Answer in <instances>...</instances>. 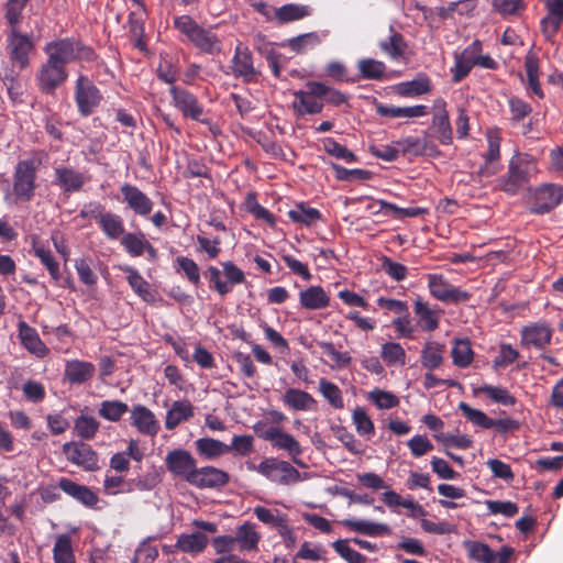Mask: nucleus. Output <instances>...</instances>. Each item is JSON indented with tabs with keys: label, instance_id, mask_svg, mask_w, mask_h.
Wrapping results in <instances>:
<instances>
[{
	"label": "nucleus",
	"instance_id": "obj_3",
	"mask_svg": "<svg viewBox=\"0 0 563 563\" xmlns=\"http://www.w3.org/2000/svg\"><path fill=\"white\" fill-rule=\"evenodd\" d=\"M36 170L32 161L16 164L13 175V192L21 201H30L34 196Z\"/></svg>",
	"mask_w": 563,
	"mask_h": 563
},
{
	"label": "nucleus",
	"instance_id": "obj_55",
	"mask_svg": "<svg viewBox=\"0 0 563 563\" xmlns=\"http://www.w3.org/2000/svg\"><path fill=\"white\" fill-rule=\"evenodd\" d=\"M334 435L352 454L361 455L365 452L361 442L344 427L334 429Z\"/></svg>",
	"mask_w": 563,
	"mask_h": 563
},
{
	"label": "nucleus",
	"instance_id": "obj_22",
	"mask_svg": "<svg viewBox=\"0 0 563 563\" xmlns=\"http://www.w3.org/2000/svg\"><path fill=\"white\" fill-rule=\"evenodd\" d=\"M121 192L123 200L135 213L147 216L152 211V201L137 187L125 184L121 187Z\"/></svg>",
	"mask_w": 563,
	"mask_h": 563
},
{
	"label": "nucleus",
	"instance_id": "obj_13",
	"mask_svg": "<svg viewBox=\"0 0 563 563\" xmlns=\"http://www.w3.org/2000/svg\"><path fill=\"white\" fill-rule=\"evenodd\" d=\"M9 52L11 60L19 68L24 69L30 64V54L33 51V43L27 35H22L15 29L9 35Z\"/></svg>",
	"mask_w": 563,
	"mask_h": 563
},
{
	"label": "nucleus",
	"instance_id": "obj_23",
	"mask_svg": "<svg viewBox=\"0 0 563 563\" xmlns=\"http://www.w3.org/2000/svg\"><path fill=\"white\" fill-rule=\"evenodd\" d=\"M544 3L548 14L541 21L542 32L547 40H552L563 21V0Z\"/></svg>",
	"mask_w": 563,
	"mask_h": 563
},
{
	"label": "nucleus",
	"instance_id": "obj_41",
	"mask_svg": "<svg viewBox=\"0 0 563 563\" xmlns=\"http://www.w3.org/2000/svg\"><path fill=\"white\" fill-rule=\"evenodd\" d=\"M196 448L200 454L208 459L218 457L231 451L228 444L212 438L198 439Z\"/></svg>",
	"mask_w": 563,
	"mask_h": 563
},
{
	"label": "nucleus",
	"instance_id": "obj_30",
	"mask_svg": "<svg viewBox=\"0 0 563 563\" xmlns=\"http://www.w3.org/2000/svg\"><path fill=\"white\" fill-rule=\"evenodd\" d=\"M85 176L68 167L55 169V184L64 191H78L85 184Z\"/></svg>",
	"mask_w": 563,
	"mask_h": 563
},
{
	"label": "nucleus",
	"instance_id": "obj_62",
	"mask_svg": "<svg viewBox=\"0 0 563 563\" xmlns=\"http://www.w3.org/2000/svg\"><path fill=\"white\" fill-rule=\"evenodd\" d=\"M34 253L35 255L41 260V262L46 266L48 269L52 278L54 280L59 279V268L58 263L54 261L51 252L45 249L43 245L34 244Z\"/></svg>",
	"mask_w": 563,
	"mask_h": 563
},
{
	"label": "nucleus",
	"instance_id": "obj_14",
	"mask_svg": "<svg viewBox=\"0 0 563 563\" xmlns=\"http://www.w3.org/2000/svg\"><path fill=\"white\" fill-rule=\"evenodd\" d=\"M67 78V71L63 65L47 58L42 65L36 79L38 87L44 92H52Z\"/></svg>",
	"mask_w": 563,
	"mask_h": 563
},
{
	"label": "nucleus",
	"instance_id": "obj_43",
	"mask_svg": "<svg viewBox=\"0 0 563 563\" xmlns=\"http://www.w3.org/2000/svg\"><path fill=\"white\" fill-rule=\"evenodd\" d=\"M55 563H75L71 540L67 534H59L53 548Z\"/></svg>",
	"mask_w": 563,
	"mask_h": 563
},
{
	"label": "nucleus",
	"instance_id": "obj_64",
	"mask_svg": "<svg viewBox=\"0 0 563 563\" xmlns=\"http://www.w3.org/2000/svg\"><path fill=\"white\" fill-rule=\"evenodd\" d=\"M380 48L391 58L396 59L404 54L405 43L398 33H394L388 41L380 43Z\"/></svg>",
	"mask_w": 563,
	"mask_h": 563
},
{
	"label": "nucleus",
	"instance_id": "obj_29",
	"mask_svg": "<svg viewBox=\"0 0 563 563\" xmlns=\"http://www.w3.org/2000/svg\"><path fill=\"white\" fill-rule=\"evenodd\" d=\"M396 145L404 155H433L438 151L434 145L430 144L427 140L420 137L408 136L396 142Z\"/></svg>",
	"mask_w": 563,
	"mask_h": 563
},
{
	"label": "nucleus",
	"instance_id": "obj_15",
	"mask_svg": "<svg viewBox=\"0 0 563 563\" xmlns=\"http://www.w3.org/2000/svg\"><path fill=\"white\" fill-rule=\"evenodd\" d=\"M100 100L101 96L96 86L88 78L80 76L76 86V102L80 113L90 114Z\"/></svg>",
	"mask_w": 563,
	"mask_h": 563
},
{
	"label": "nucleus",
	"instance_id": "obj_45",
	"mask_svg": "<svg viewBox=\"0 0 563 563\" xmlns=\"http://www.w3.org/2000/svg\"><path fill=\"white\" fill-rule=\"evenodd\" d=\"M120 269L128 274L126 279L133 291L144 300H147L151 297V286L141 274L126 265L120 266Z\"/></svg>",
	"mask_w": 563,
	"mask_h": 563
},
{
	"label": "nucleus",
	"instance_id": "obj_4",
	"mask_svg": "<svg viewBox=\"0 0 563 563\" xmlns=\"http://www.w3.org/2000/svg\"><path fill=\"white\" fill-rule=\"evenodd\" d=\"M430 294L438 300L445 303H459L467 301L470 292L451 285L442 275L430 274L428 276Z\"/></svg>",
	"mask_w": 563,
	"mask_h": 563
},
{
	"label": "nucleus",
	"instance_id": "obj_11",
	"mask_svg": "<svg viewBox=\"0 0 563 563\" xmlns=\"http://www.w3.org/2000/svg\"><path fill=\"white\" fill-rule=\"evenodd\" d=\"M170 95L173 98L174 107L178 109L185 118L206 122L201 118L203 114V108L192 93L176 86H172Z\"/></svg>",
	"mask_w": 563,
	"mask_h": 563
},
{
	"label": "nucleus",
	"instance_id": "obj_2",
	"mask_svg": "<svg viewBox=\"0 0 563 563\" xmlns=\"http://www.w3.org/2000/svg\"><path fill=\"white\" fill-rule=\"evenodd\" d=\"M44 52L47 54L48 59L64 67L74 59L90 60L93 58L91 48L81 46L78 42L69 38L47 43L44 47Z\"/></svg>",
	"mask_w": 563,
	"mask_h": 563
},
{
	"label": "nucleus",
	"instance_id": "obj_8",
	"mask_svg": "<svg viewBox=\"0 0 563 563\" xmlns=\"http://www.w3.org/2000/svg\"><path fill=\"white\" fill-rule=\"evenodd\" d=\"M536 172L533 162L527 157H517L510 162L509 172L503 181V189L515 194L527 181L528 177Z\"/></svg>",
	"mask_w": 563,
	"mask_h": 563
},
{
	"label": "nucleus",
	"instance_id": "obj_9",
	"mask_svg": "<svg viewBox=\"0 0 563 563\" xmlns=\"http://www.w3.org/2000/svg\"><path fill=\"white\" fill-rule=\"evenodd\" d=\"M229 474L220 468L213 466L195 467L191 476L188 478V484L197 488H217L228 484Z\"/></svg>",
	"mask_w": 563,
	"mask_h": 563
},
{
	"label": "nucleus",
	"instance_id": "obj_19",
	"mask_svg": "<svg viewBox=\"0 0 563 563\" xmlns=\"http://www.w3.org/2000/svg\"><path fill=\"white\" fill-rule=\"evenodd\" d=\"M131 423L139 432L155 435L159 431V423L155 415L145 406L136 405L131 411Z\"/></svg>",
	"mask_w": 563,
	"mask_h": 563
},
{
	"label": "nucleus",
	"instance_id": "obj_58",
	"mask_svg": "<svg viewBox=\"0 0 563 563\" xmlns=\"http://www.w3.org/2000/svg\"><path fill=\"white\" fill-rule=\"evenodd\" d=\"M430 91V81L420 77L399 85V92L404 96H420Z\"/></svg>",
	"mask_w": 563,
	"mask_h": 563
},
{
	"label": "nucleus",
	"instance_id": "obj_5",
	"mask_svg": "<svg viewBox=\"0 0 563 563\" xmlns=\"http://www.w3.org/2000/svg\"><path fill=\"white\" fill-rule=\"evenodd\" d=\"M308 90L296 91L294 108L299 114H316L321 112L323 108L322 95L327 92L324 85L320 82H310L307 85Z\"/></svg>",
	"mask_w": 563,
	"mask_h": 563
},
{
	"label": "nucleus",
	"instance_id": "obj_51",
	"mask_svg": "<svg viewBox=\"0 0 563 563\" xmlns=\"http://www.w3.org/2000/svg\"><path fill=\"white\" fill-rule=\"evenodd\" d=\"M321 43V36L316 33H306L299 36L292 37L288 41V46L296 53H305L309 49L314 48Z\"/></svg>",
	"mask_w": 563,
	"mask_h": 563
},
{
	"label": "nucleus",
	"instance_id": "obj_63",
	"mask_svg": "<svg viewBox=\"0 0 563 563\" xmlns=\"http://www.w3.org/2000/svg\"><path fill=\"white\" fill-rule=\"evenodd\" d=\"M368 398L379 408V409H390L398 406V398L385 390L375 389L369 393Z\"/></svg>",
	"mask_w": 563,
	"mask_h": 563
},
{
	"label": "nucleus",
	"instance_id": "obj_33",
	"mask_svg": "<svg viewBox=\"0 0 563 563\" xmlns=\"http://www.w3.org/2000/svg\"><path fill=\"white\" fill-rule=\"evenodd\" d=\"M415 313L418 318V323L424 331H433L439 325L440 311L431 309L422 299L415 301Z\"/></svg>",
	"mask_w": 563,
	"mask_h": 563
},
{
	"label": "nucleus",
	"instance_id": "obj_31",
	"mask_svg": "<svg viewBox=\"0 0 563 563\" xmlns=\"http://www.w3.org/2000/svg\"><path fill=\"white\" fill-rule=\"evenodd\" d=\"M285 406L297 411H308L316 405L314 398L307 391L297 388H289L283 396Z\"/></svg>",
	"mask_w": 563,
	"mask_h": 563
},
{
	"label": "nucleus",
	"instance_id": "obj_16",
	"mask_svg": "<svg viewBox=\"0 0 563 563\" xmlns=\"http://www.w3.org/2000/svg\"><path fill=\"white\" fill-rule=\"evenodd\" d=\"M446 103L443 99L434 101L433 109L434 114L432 118L431 129L434 131V136L445 145L452 143V128L449 120V113L445 109Z\"/></svg>",
	"mask_w": 563,
	"mask_h": 563
},
{
	"label": "nucleus",
	"instance_id": "obj_40",
	"mask_svg": "<svg viewBox=\"0 0 563 563\" xmlns=\"http://www.w3.org/2000/svg\"><path fill=\"white\" fill-rule=\"evenodd\" d=\"M190 41L202 52L213 54L221 49V43L210 31L199 27Z\"/></svg>",
	"mask_w": 563,
	"mask_h": 563
},
{
	"label": "nucleus",
	"instance_id": "obj_44",
	"mask_svg": "<svg viewBox=\"0 0 563 563\" xmlns=\"http://www.w3.org/2000/svg\"><path fill=\"white\" fill-rule=\"evenodd\" d=\"M103 233L110 240H117L124 233L123 221L120 216L113 213H103L98 220Z\"/></svg>",
	"mask_w": 563,
	"mask_h": 563
},
{
	"label": "nucleus",
	"instance_id": "obj_20",
	"mask_svg": "<svg viewBox=\"0 0 563 563\" xmlns=\"http://www.w3.org/2000/svg\"><path fill=\"white\" fill-rule=\"evenodd\" d=\"M551 338L552 330L544 323H534L521 330V344L525 346L543 349L550 343Z\"/></svg>",
	"mask_w": 563,
	"mask_h": 563
},
{
	"label": "nucleus",
	"instance_id": "obj_32",
	"mask_svg": "<svg viewBox=\"0 0 563 563\" xmlns=\"http://www.w3.org/2000/svg\"><path fill=\"white\" fill-rule=\"evenodd\" d=\"M377 113L388 118H419L429 113L428 107L417 104L411 107L377 106Z\"/></svg>",
	"mask_w": 563,
	"mask_h": 563
},
{
	"label": "nucleus",
	"instance_id": "obj_60",
	"mask_svg": "<svg viewBox=\"0 0 563 563\" xmlns=\"http://www.w3.org/2000/svg\"><path fill=\"white\" fill-rule=\"evenodd\" d=\"M223 275L225 277L224 284L228 285V294L232 290L233 286L242 284L245 280V275L233 262L222 263Z\"/></svg>",
	"mask_w": 563,
	"mask_h": 563
},
{
	"label": "nucleus",
	"instance_id": "obj_59",
	"mask_svg": "<svg viewBox=\"0 0 563 563\" xmlns=\"http://www.w3.org/2000/svg\"><path fill=\"white\" fill-rule=\"evenodd\" d=\"M310 14V9L306 5L286 4L278 9L276 15L283 22H289L301 19Z\"/></svg>",
	"mask_w": 563,
	"mask_h": 563
},
{
	"label": "nucleus",
	"instance_id": "obj_52",
	"mask_svg": "<svg viewBox=\"0 0 563 563\" xmlns=\"http://www.w3.org/2000/svg\"><path fill=\"white\" fill-rule=\"evenodd\" d=\"M459 409L461 410L462 415L474 426L481 427L483 429L492 428L490 418H488L484 411L472 408L466 402H460Z\"/></svg>",
	"mask_w": 563,
	"mask_h": 563
},
{
	"label": "nucleus",
	"instance_id": "obj_37",
	"mask_svg": "<svg viewBox=\"0 0 563 563\" xmlns=\"http://www.w3.org/2000/svg\"><path fill=\"white\" fill-rule=\"evenodd\" d=\"M444 345L427 342L421 351V363L429 371L438 368L443 362Z\"/></svg>",
	"mask_w": 563,
	"mask_h": 563
},
{
	"label": "nucleus",
	"instance_id": "obj_47",
	"mask_svg": "<svg viewBox=\"0 0 563 563\" xmlns=\"http://www.w3.org/2000/svg\"><path fill=\"white\" fill-rule=\"evenodd\" d=\"M464 547L471 559L479 563H494L496 560L495 553L490 548L483 542L465 541Z\"/></svg>",
	"mask_w": 563,
	"mask_h": 563
},
{
	"label": "nucleus",
	"instance_id": "obj_26",
	"mask_svg": "<svg viewBox=\"0 0 563 563\" xmlns=\"http://www.w3.org/2000/svg\"><path fill=\"white\" fill-rule=\"evenodd\" d=\"M95 365L90 362L73 360L65 365V378L71 384H84L95 374Z\"/></svg>",
	"mask_w": 563,
	"mask_h": 563
},
{
	"label": "nucleus",
	"instance_id": "obj_48",
	"mask_svg": "<svg viewBox=\"0 0 563 563\" xmlns=\"http://www.w3.org/2000/svg\"><path fill=\"white\" fill-rule=\"evenodd\" d=\"M288 217L294 222L310 225L320 220L321 213L318 209L311 208L305 203H299L288 211Z\"/></svg>",
	"mask_w": 563,
	"mask_h": 563
},
{
	"label": "nucleus",
	"instance_id": "obj_6",
	"mask_svg": "<svg viewBox=\"0 0 563 563\" xmlns=\"http://www.w3.org/2000/svg\"><path fill=\"white\" fill-rule=\"evenodd\" d=\"M63 453L68 462L86 471H96L99 468L97 453L86 443L75 441L66 442L63 445Z\"/></svg>",
	"mask_w": 563,
	"mask_h": 563
},
{
	"label": "nucleus",
	"instance_id": "obj_53",
	"mask_svg": "<svg viewBox=\"0 0 563 563\" xmlns=\"http://www.w3.org/2000/svg\"><path fill=\"white\" fill-rule=\"evenodd\" d=\"M334 551L347 563H365L366 558L352 549L346 539H339L332 543Z\"/></svg>",
	"mask_w": 563,
	"mask_h": 563
},
{
	"label": "nucleus",
	"instance_id": "obj_18",
	"mask_svg": "<svg viewBox=\"0 0 563 563\" xmlns=\"http://www.w3.org/2000/svg\"><path fill=\"white\" fill-rule=\"evenodd\" d=\"M19 339L22 345L36 357L43 358L48 355L49 350L41 340L36 330L30 327L25 321L18 324Z\"/></svg>",
	"mask_w": 563,
	"mask_h": 563
},
{
	"label": "nucleus",
	"instance_id": "obj_12",
	"mask_svg": "<svg viewBox=\"0 0 563 563\" xmlns=\"http://www.w3.org/2000/svg\"><path fill=\"white\" fill-rule=\"evenodd\" d=\"M563 199V187L545 184L538 187L533 195L532 211L544 213L556 207Z\"/></svg>",
	"mask_w": 563,
	"mask_h": 563
},
{
	"label": "nucleus",
	"instance_id": "obj_49",
	"mask_svg": "<svg viewBox=\"0 0 563 563\" xmlns=\"http://www.w3.org/2000/svg\"><path fill=\"white\" fill-rule=\"evenodd\" d=\"M319 393L333 408L342 409L344 407L342 393L335 384L321 378L319 380Z\"/></svg>",
	"mask_w": 563,
	"mask_h": 563
},
{
	"label": "nucleus",
	"instance_id": "obj_21",
	"mask_svg": "<svg viewBox=\"0 0 563 563\" xmlns=\"http://www.w3.org/2000/svg\"><path fill=\"white\" fill-rule=\"evenodd\" d=\"M341 525L353 532L368 537H383L391 533V529L387 523L365 519H343Z\"/></svg>",
	"mask_w": 563,
	"mask_h": 563
},
{
	"label": "nucleus",
	"instance_id": "obj_34",
	"mask_svg": "<svg viewBox=\"0 0 563 563\" xmlns=\"http://www.w3.org/2000/svg\"><path fill=\"white\" fill-rule=\"evenodd\" d=\"M254 514L256 518L266 525H273L279 528L280 534L289 533L290 528L288 526V518L286 515L280 514L279 511H273L268 508L257 506L254 508Z\"/></svg>",
	"mask_w": 563,
	"mask_h": 563
},
{
	"label": "nucleus",
	"instance_id": "obj_35",
	"mask_svg": "<svg viewBox=\"0 0 563 563\" xmlns=\"http://www.w3.org/2000/svg\"><path fill=\"white\" fill-rule=\"evenodd\" d=\"M100 422L84 411L74 421V432L84 440H91L97 434Z\"/></svg>",
	"mask_w": 563,
	"mask_h": 563
},
{
	"label": "nucleus",
	"instance_id": "obj_27",
	"mask_svg": "<svg viewBox=\"0 0 563 563\" xmlns=\"http://www.w3.org/2000/svg\"><path fill=\"white\" fill-rule=\"evenodd\" d=\"M300 305L309 310L324 309L330 303V297L320 286H310L299 292Z\"/></svg>",
	"mask_w": 563,
	"mask_h": 563
},
{
	"label": "nucleus",
	"instance_id": "obj_1",
	"mask_svg": "<svg viewBox=\"0 0 563 563\" xmlns=\"http://www.w3.org/2000/svg\"><path fill=\"white\" fill-rule=\"evenodd\" d=\"M246 467L249 471L256 472L273 483L285 486L302 482L307 478L306 475H301L290 463L276 457H266L258 465L247 462Z\"/></svg>",
	"mask_w": 563,
	"mask_h": 563
},
{
	"label": "nucleus",
	"instance_id": "obj_36",
	"mask_svg": "<svg viewBox=\"0 0 563 563\" xmlns=\"http://www.w3.org/2000/svg\"><path fill=\"white\" fill-rule=\"evenodd\" d=\"M352 422L357 434L365 440H369L375 434V426L365 408L356 407L352 412Z\"/></svg>",
	"mask_w": 563,
	"mask_h": 563
},
{
	"label": "nucleus",
	"instance_id": "obj_25",
	"mask_svg": "<svg viewBox=\"0 0 563 563\" xmlns=\"http://www.w3.org/2000/svg\"><path fill=\"white\" fill-rule=\"evenodd\" d=\"M121 244L131 256L137 257L146 252L151 258L156 257V250L142 233L124 234L121 239Z\"/></svg>",
	"mask_w": 563,
	"mask_h": 563
},
{
	"label": "nucleus",
	"instance_id": "obj_50",
	"mask_svg": "<svg viewBox=\"0 0 563 563\" xmlns=\"http://www.w3.org/2000/svg\"><path fill=\"white\" fill-rule=\"evenodd\" d=\"M492 7L501 16H518L526 9L523 0H492Z\"/></svg>",
	"mask_w": 563,
	"mask_h": 563
},
{
	"label": "nucleus",
	"instance_id": "obj_54",
	"mask_svg": "<svg viewBox=\"0 0 563 563\" xmlns=\"http://www.w3.org/2000/svg\"><path fill=\"white\" fill-rule=\"evenodd\" d=\"M357 68L362 77L366 79H378L385 73L384 63L372 58L358 60Z\"/></svg>",
	"mask_w": 563,
	"mask_h": 563
},
{
	"label": "nucleus",
	"instance_id": "obj_57",
	"mask_svg": "<svg viewBox=\"0 0 563 563\" xmlns=\"http://www.w3.org/2000/svg\"><path fill=\"white\" fill-rule=\"evenodd\" d=\"M479 391L489 397L493 401L505 406H512L516 402V398L511 396L508 390L499 386L484 385L479 388Z\"/></svg>",
	"mask_w": 563,
	"mask_h": 563
},
{
	"label": "nucleus",
	"instance_id": "obj_39",
	"mask_svg": "<svg viewBox=\"0 0 563 563\" xmlns=\"http://www.w3.org/2000/svg\"><path fill=\"white\" fill-rule=\"evenodd\" d=\"M380 357L388 366L401 367L406 364V351L396 342L384 343L380 347Z\"/></svg>",
	"mask_w": 563,
	"mask_h": 563
},
{
	"label": "nucleus",
	"instance_id": "obj_46",
	"mask_svg": "<svg viewBox=\"0 0 563 563\" xmlns=\"http://www.w3.org/2000/svg\"><path fill=\"white\" fill-rule=\"evenodd\" d=\"M129 411V406L120 400H104L100 404L99 416L103 419L118 422Z\"/></svg>",
	"mask_w": 563,
	"mask_h": 563
},
{
	"label": "nucleus",
	"instance_id": "obj_56",
	"mask_svg": "<svg viewBox=\"0 0 563 563\" xmlns=\"http://www.w3.org/2000/svg\"><path fill=\"white\" fill-rule=\"evenodd\" d=\"M324 151L339 159H343L346 163H353L356 161V156L347 150L345 146L339 144L331 137L322 140Z\"/></svg>",
	"mask_w": 563,
	"mask_h": 563
},
{
	"label": "nucleus",
	"instance_id": "obj_28",
	"mask_svg": "<svg viewBox=\"0 0 563 563\" xmlns=\"http://www.w3.org/2000/svg\"><path fill=\"white\" fill-rule=\"evenodd\" d=\"M194 416V406L188 400L174 401L166 412L165 427L175 429L178 424L189 420Z\"/></svg>",
	"mask_w": 563,
	"mask_h": 563
},
{
	"label": "nucleus",
	"instance_id": "obj_42",
	"mask_svg": "<svg viewBox=\"0 0 563 563\" xmlns=\"http://www.w3.org/2000/svg\"><path fill=\"white\" fill-rule=\"evenodd\" d=\"M451 356L454 365L459 367H467L473 361V351L468 340L456 339L452 346Z\"/></svg>",
	"mask_w": 563,
	"mask_h": 563
},
{
	"label": "nucleus",
	"instance_id": "obj_38",
	"mask_svg": "<svg viewBox=\"0 0 563 563\" xmlns=\"http://www.w3.org/2000/svg\"><path fill=\"white\" fill-rule=\"evenodd\" d=\"M208 544V538L201 532L181 534L177 540V548L186 553L202 552Z\"/></svg>",
	"mask_w": 563,
	"mask_h": 563
},
{
	"label": "nucleus",
	"instance_id": "obj_10",
	"mask_svg": "<svg viewBox=\"0 0 563 563\" xmlns=\"http://www.w3.org/2000/svg\"><path fill=\"white\" fill-rule=\"evenodd\" d=\"M167 470L185 482L191 476L197 463L190 452L181 449L173 450L165 456Z\"/></svg>",
	"mask_w": 563,
	"mask_h": 563
},
{
	"label": "nucleus",
	"instance_id": "obj_7",
	"mask_svg": "<svg viewBox=\"0 0 563 563\" xmlns=\"http://www.w3.org/2000/svg\"><path fill=\"white\" fill-rule=\"evenodd\" d=\"M261 437L271 442L273 448L286 451L291 456L294 463L303 466V463L298 459L302 453V448L292 434L280 428H268Z\"/></svg>",
	"mask_w": 563,
	"mask_h": 563
},
{
	"label": "nucleus",
	"instance_id": "obj_17",
	"mask_svg": "<svg viewBox=\"0 0 563 563\" xmlns=\"http://www.w3.org/2000/svg\"><path fill=\"white\" fill-rule=\"evenodd\" d=\"M262 534L257 526L251 521H245L235 529L234 541L240 552L251 553L258 551Z\"/></svg>",
	"mask_w": 563,
	"mask_h": 563
},
{
	"label": "nucleus",
	"instance_id": "obj_61",
	"mask_svg": "<svg viewBox=\"0 0 563 563\" xmlns=\"http://www.w3.org/2000/svg\"><path fill=\"white\" fill-rule=\"evenodd\" d=\"M407 445L413 457H421L433 449L432 442L421 434L413 435L408 440Z\"/></svg>",
	"mask_w": 563,
	"mask_h": 563
},
{
	"label": "nucleus",
	"instance_id": "obj_24",
	"mask_svg": "<svg viewBox=\"0 0 563 563\" xmlns=\"http://www.w3.org/2000/svg\"><path fill=\"white\" fill-rule=\"evenodd\" d=\"M232 70L234 76L243 77L245 80H252L257 71L253 66L252 55L249 48L243 47L239 44L235 48V55L233 57Z\"/></svg>",
	"mask_w": 563,
	"mask_h": 563
}]
</instances>
